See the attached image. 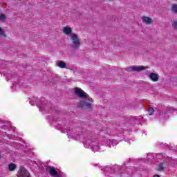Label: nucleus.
Wrapping results in <instances>:
<instances>
[{"label":"nucleus","mask_w":177,"mask_h":177,"mask_svg":"<svg viewBox=\"0 0 177 177\" xmlns=\"http://www.w3.org/2000/svg\"><path fill=\"white\" fill-rule=\"evenodd\" d=\"M77 107L80 109H86L87 110H91L93 107V99L90 98L88 100H82L77 104Z\"/></svg>","instance_id":"obj_1"},{"label":"nucleus","mask_w":177,"mask_h":177,"mask_svg":"<svg viewBox=\"0 0 177 177\" xmlns=\"http://www.w3.org/2000/svg\"><path fill=\"white\" fill-rule=\"evenodd\" d=\"M71 41L73 44V49H78L80 46H81V41L80 40V38L77 34H73L71 35Z\"/></svg>","instance_id":"obj_2"},{"label":"nucleus","mask_w":177,"mask_h":177,"mask_svg":"<svg viewBox=\"0 0 177 177\" xmlns=\"http://www.w3.org/2000/svg\"><path fill=\"white\" fill-rule=\"evenodd\" d=\"M73 90L75 95L78 97H81L82 99H88L89 97V95L81 89V88L75 87Z\"/></svg>","instance_id":"obj_3"},{"label":"nucleus","mask_w":177,"mask_h":177,"mask_svg":"<svg viewBox=\"0 0 177 177\" xmlns=\"http://www.w3.org/2000/svg\"><path fill=\"white\" fill-rule=\"evenodd\" d=\"M143 70H146L145 66H133L131 67L130 71H143Z\"/></svg>","instance_id":"obj_4"},{"label":"nucleus","mask_w":177,"mask_h":177,"mask_svg":"<svg viewBox=\"0 0 177 177\" xmlns=\"http://www.w3.org/2000/svg\"><path fill=\"white\" fill-rule=\"evenodd\" d=\"M48 172L51 176H59V173L55 169L54 167H50L48 168Z\"/></svg>","instance_id":"obj_5"},{"label":"nucleus","mask_w":177,"mask_h":177,"mask_svg":"<svg viewBox=\"0 0 177 177\" xmlns=\"http://www.w3.org/2000/svg\"><path fill=\"white\" fill-rule=\"evenodd\" d=\"M149 78L153 82H157V81H158V80H159L158 74L152 73L149 74Z\"/></svg>","instance_id":"obj_6"},{"label":"nucleus","mask_w":177,"mask_h":177,"mask_svg":"<svg viewBox=\"0 0 177 177\" xmlns=\"http://www.w3.org/2000/svg\"><path fill=\"white\" fill-rule=\"evenodd\" d=\"M142 20L145 24H151L153 23V19L149 17L144 16L142 17Z\"/></svg>","instance_id":"obj_7"},{"label":"nucleus","mask_w":177,"mask_h":177,"mask_svg":"<svg viewBox=\"0 0 177 177\" xmlns=\"http://www.w3.org/2000/svg\"><path fill=\"white\" fill-rule=\"evenodd\" d=\"M64 34H66V35H71V32H73V30L69 26L64 27L63 28Z\"/></svg>","instance_id":"obj_8"},{"label":"nucleus","mask_w":177,"mask_h":177,"mask_svg":"<svg viewBox=\"0 0 177 177\" xmlns=\"http://www.w3.org/2000/svg\"><path fill=\"white\" fill-rule=\"evenodd\" d=\"M167 165H165V162H162L158 166L156 170L158 171L159 172H161V171H164V169H165Z\"/></svg>","instance_id":"obj_9"},{"label":"nucleus","mask_w":177,"mask_h":177,"mask_svg":"<svg viewBox=\"0 0 177 177\" xmlns=\"http://www.w3.org/2000/svg\"><path fill=\"white\" fill-rule=\"evenodd\" d=\"M57 66L59 67V68H66L67 64L63 61H59L57 63Z\"/></svg>","instance_id":"obj_10"},{"label":"nucleus","mask_w":177,"mask_h":177,"mask_svg":"<svg viewBox=\"0 0 177 177\" xmlns=\"http://www.w3.org/2000/svg\"><path fill=\"white\" fill-rule=\"evenodd\" d=\"M9 171H15L16 169V165L14 163H10L8 165Z\"/></svg>","instance_id":"obj_11"},{"label":"nucleus","mask_w":177,"mask_h":177,"mask_svg":"<svg viewBox=\"0 0 177 177\" xmlns=\"http://www.w3.org/2000/svg\"><path fill=\"white\" fill-rule=\"evenodd\" d=\"M27 174H28V171L26 169H21V171H20V176H21L24 177L27 175Z\"/></svg>","instance_id":"obj_12"},{"label":"nucleus","mask_w":177,"mask_h":177,"mask_svg":"<svg viewBox=\"0 0 177 177\" xmlns=\"http://www.w3.org/2000/svg\"><path fill=\"white\" fill-rule=\"evenodd\" d=\"M171 12H173L174 13H177V4H172Z\"/></svg>","instance_id":"obj_13"},{"label":"nucleus","mask_w":177,"mask_h":177,"mask_svg":"<svg viewBox=\"0 0 177 177\" xmlns=\"http://www.w3.org/2000/svg\"><path fill=\"white\" fill-rule=\"evenodd\" d=\"M0 37H3V38H6V33H5V31L2 29V28H0Z\"/></svg>","instance_id":"obj_14"},{"label":"nucleus","mask_w":177,"mask_h":177,"mask_svg":"<svg viewBox=\"0 0 177 177\" xmlns=\"http://www.w3.org/2000/svg\"><path fill=\"white\" fill-rule=\"evenodd\" d=\"M148 113L149 115H153L154 114V109L153 107H149L148 109Z\"/></svg>","instance_id":"obj_15"},{"label":"nucleus","mask_w":177,"mask_h":177,"mask_svg":"<svg viewBox=\"0 0 177 177\" xmlns=\"http://www.w3.org/2000/svg\"><path fill=\"white\" fill-rule=\"evenodd\" d=\"M172 27L174 30H177V20L173 21Z\"/></svg>","instance_id":"obj_16"},{"label":"nucleus","mask_w":177,"mask_h":177,"mask_svg":"<svg viewBox=\"0 0 177 177\" xmlns=\"http://www.w3.org/2000/svg\"><path fill=\"white\" fill-rule=\"evenodd\" d=\"M6 19V16L5 14L0 15V20H5Z\"/></svg>","instance_id":"obj_17"},{"label":"nucleus","mask_w":177,"mask_h":177,"mask_svg":"<svg viewBox=\"0 0 177 177\" xmlns=\"http://www.w3.org/2000/svg\"><path fill=\"white\" fill-rule=\"evenodd\" d=\"M153 177H160V176L156 174V175L153 176Z\"/></svg>","instance_id":"obj_18"},{"label":"nucleus","mask_w":177,"mask_h":177,"mask_svg":"<svg viewBox=\"0 0 177 177\" xmlns=\"http://www.w3.org/2000/svg\"><path fill=\"white\" fill-rule=\"evenodd\" d=\"M109 1H111V0H109Z\"/></svg>","instance_id":"obj_19"}]
</instances>
